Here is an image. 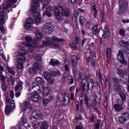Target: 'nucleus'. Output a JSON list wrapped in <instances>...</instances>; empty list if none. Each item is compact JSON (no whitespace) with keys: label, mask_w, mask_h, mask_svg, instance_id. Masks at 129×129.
Returning a JSON list of instances; mask_svg holds the SVG:
<instances>
[{"label":"nucleus","mask_w":129,"mask_h":129,"mask_svg":"<svg viewBox=\"0 0 129 129\" xmlns=\"http://www.w3.org/2000/svg\"><path fill=\"white\" fill-rule=\"evenodd\" d=\"M7 4H5L3 6V9L0 8V15H5V12H7L9 9H11L14 4H16L18 0H8Z\"/></svg>","instance_id":"obj_7"},{"label":"nucleus","mask_w":129,"mask_h":129,"mask_svg":"<svg viewBox=\"0 0 129 129\" xmlns=\"http://www.w3.org/2000/svg\"><path fill=\"white\" fill-rule=\"evenodd\" d=\"M63 103L64 104H67V103H69V95L64 92H63Z\"/></svg>","instance_id":"obj_29"},{"label":"nucleus","mask_w":129,"mask_h":129,"mask_svg":"<svg viewBox=\"0 0 129 129\" xmlns=\"http://www.w3.org/2000/svg\"><path fill=\"white\" fill-rule=\"evenodd\" d=\"M68 82L69 84H73L74 83V80L73 79V77L71 76H69L68 77Z\"/></svg>","instance_id":"obj_42"},{"label":"nucleus","mask_w":129,"mask_h":129,"mask_svg":"<svg viewBox=\"0 0 129 129\" xmlns=\"http://www.w3.org/2000/svg\"><path fill=\"white\" fill-rule=\"evenodd\" d=\"M5 23V14L0 15V25H4Z\"/></svg>","instance_id":"obj_43"},{"label":"nucleus","mask_w":129,"mask_h":129,"mask_svg":"<svg viewBox=\"0 0 129 129\" xmlns=\"http://www.w3.org/2000/svg\"><path fill=\"white\" fill-rule=\"evenodd\" d=\"M23 90V82L20 81L18 82L17 85L15 86V91H18V90Z\"/></svg>","instance_id":"obj_23"},{"label":"nucleus","mask_w":129,"mask_h":129,"mask_svg":"<svg viewBox=\"0 0 129 129\" xmlns=\"http://www.w3.org/2000/svg\"><path fill=\"white\" fill-rule=\"evenodd\" d=\"M119 33L121 36H125V31L123 29H120Z\"/></svg>","instance_id":"obj_58"},{"label":"nucleus","mask_w":129,"mask_h":129,"mask_svg":"<svg viewBox=\"0 0 129 129\" xmlns=\"http://www.w3.org/2000/svg\"><path fill=\"white\" fill-rule=\"evenodd\" d=\"M50 74L52 75V77H53V76H57V75L60 76V71L58 70L53 71L50 73Z\"/></svg>","instance_id":"obj_41"},{"label":"nucleus","mask_w":129,"mask_h":129,"mask_svg":"<svg viewBox=\"0 0 129 129\" xmlns=\"http://www.w3.org/2000/svg\"><path fill=\"white\" fill-rule=\"evenodd\" d=\"M101 99V94L100 93H96V97H95V101L96 103H100V100Z\"/></svg>","instance_id":"obj_28"},{"label":"nucleus","mask_w":129,"mask_h":129,"mask_svg":"<svg viewBox=\"0 0 129 129\" xmlns=\"http://www.w3.org/2000/svg\"><path fill=\"white\" fill-rule=\"evenodd\" d=\"M106 56L107 59H110L111 57V49L108 48L106 51Z\"/></svg>","instance_id":"obj_37"},{"label":"nucleus","mask_w":129,"mask_h":129,"mask_svg":"<svg viewBox=\"0 0 129 129\" xmlns=\"http://www.w3.org/2000/svg\"><path fill=\"white\" fill-rule=\"evenodd\" d=\"M24 28L27 30H29L32 28V25L30 23H28V22H27V23L24 25Z\"/></svg>","instance_id":"obj_52"},{"label":"nucleus","mask_w":129,"mask_h":129,"mask_svg":"<svg viewBox=\"0 0 129 129\" xmlns=\"http://www.w3.org/2000/svg\"><path fill=\"white\" fill-rule=\"evenodd\" d=\"M123 108V106H121V105L115 104L113 106V109L115 111H121V110Z\"/></svg>","instance_id":"obj_27"},{"label":"nucleus","mask_w":129,"mask_h":129,"mask_svg":"<svg viewBox=\"0 0 129 129\" xmlns=\"http://www.w3.org/2000/svg\"><path fill=\"white\" fill-rule=\"evenodd\" d=\"M42 92L43 95L45 96H51V95H50L51 94V89L50 88L44 87L42 89Z\"/></svg>","instance_id":"obj_21"},{"label":"nucleus","mask_w":129,"mask_h":129,"mask_svg":"<svg viewBox=\"0 0 129 129\" xmlns=\"http://www.w3.org/2000/svg\"><path fill=\"white\" fill-rule=\"evenodd\" d=\"M10 79L11 80L12 84L14 85L15 83V78H14V76H10Z\"/></svg>","instance_id":"obj_63"},{"label":"nucleus","mask_w":129,"mask_h":129,"mask_svg":"<svg viewBox=\"0 0 129 129\" xmlns=\"http://www.w3.org/2000/svg\"><path fill=\"white\" fill-rule=\"evenodd\" d=\"M49 83L50 84H52L53 82H54V78H53V77H51V78H49L47 80Z\"/></svg>","instance_id":"obj_61"},{"label":"nucleus","mask_w":129,"mask_h":129,"mask_svg":"<svg viewBox=\"0 0 129 129\" xmlns=\"http://www.w3.org/2000/svg\"><path fill=\"white\" fill-rule=\"evenodd\" d=\"M123 101H123V100H122V99H118L117 100V104H119V105H121V106H122V105H123Z\"/></svg>","instance_id":"obj_55"},{"label":"nucleus","mask_w":129,"mask_h":129,"mask_svg":"<svg viewBox=\"0 0 129 129\" xmlns=\"http://www.w3.org/2000/svg\"><path fill=\"white\" fill-rule=\"evenodd\" d=\"M121 50L126 54V55L129 54V43L128 41H124V40H121L119 42Z\"/></svg>","instance_id":"obj_10"},{"label":"nucleus","mask_w":129,"mask_h":129,"mask_svg":"<svg viewBox=\"0 0 129 129\" xmlns=\"http://www.w3.org/2000/svg\"><path fill=\"white\" fill-rule=\"evenodd\" d=\"M113 81L114 83L117 84L118 82H119V80H118V78L116 77H113Z\"/></svg>","instance_id":"obj_60"},{"label":"nucleus","mask_w":129,"mask_h":129,"mask_svg":"<svg viewBox=\"0 0 129 129\" xmlns=\"http://www.w3.org/2000/svg\"><path fill=\"white\" fill-rule=\"evenodd\" d=\"M87 81L85 82H81V87L83 91H86V92H88V90H87Z\"/></svg>","instance_id":"obj_26"},{"label":"nucleus","mask_w":129,"mask_h":129,"mask_svg":"<svg viewBox=\"0 0 129 129\" xmlns=\"http://www.w3.org/2000/svg\"><path fill=\"white\" fill-rule=\"evenodd\" d=\"M70 46L71 49H73V50H77V46H76V45H75V43L72 42L70 44Z\"/></svg>","instance_id":"obj_50"},{"label":"nucleus","mask_w":129,"mask_h":129,"mask_svg":"<svg viewBox=\"0 0 129 129\" xmlns=\"http://www.w3.org/2000/svg\"><path fill=\"white\" fill-rule=\"evenodd\" d=\"M7 71L8 72H9V73L12 74V75H15V74H16V72H15L14 70L11 69L10 67H7Z\"/></svg>","instance_id":"obj_48"},{"label":"nucleus","mask_w":129,"mask_h":129,"mask_svg":"<svg viewBox=\"0 0 129 129\" xmlns=\"http://www.w3.org/2000/svg\"><path fill=\"white\" fill-rule=\"evenodd\" d=\"M119 95L121 98L122 100L125 101L126 100V96L123 92H120Z\"/></svg>","instance_id":"obj_39"},{"label":"nucleus","mask_w":129,"mask_h":129,"mask_svg":"<svg viewBox=\"0 0 129 129\" xmlns=\"http://www.w3.org/2000/svg\"><path fill=\"white\" fill-rule=\"evenodd\" d=\"M31 89L36 93H41V88L40 86L37 84H32L31 85Z\"/></svg>","instance_id":"obj_18"},{"label":"nucleus","mask_w":129,"mask_h":129,"mask_svg":"<svg viewBox=\"0 0 129 129\" xmlns=\"http://www.w3.org/2000/svg\"><path fill=\"white\" fill-rule=\"evenodd\" d=\"M25 39L26 41L28 42V43L26 44V46L29 47L27 49V52H33L34 51V48L37 47V44H36L35 43L30 44V43L33 41V38H32V37H30L29 36H26Z\"/></svg>","instance_id":"obj_8"},{"label":"nucleus","mask_w":129,"mask_h":129,"mask_svg":"<svg viewBox=\"0 0 129 129\" xmlns=\"http://www.w3.org/2000/svg\"><path fill=\"white\" fill-rule=\"evenodd\" d=\"M56 104L57 106H60L61 105V100L60 97H58L56 99Z\"/></svg>","instance_id":"obj_53"},{"label":"nucleus","mask_w":129,"mask_h":129,"mask_svg":"<svg viewBox=\"0 0 129 129\" xmlns=\"http://www.w3.org/2000/svg\"><path fill=\"white\" fill-rule=\"evenodd\" d=\"M89 51V56L86 55L87 58H89V59H87L88 62L91 63L92 66L94 67L96 65L95 59L96 58V55H95V52L91 51L90 50H88Z\"/></svg>","instance_id":"obj_12"},{"label":"nucleus","mask_w":129,"mask_h":129,"mask_svg":"<svg viewBox=\"0 0 129 129\" xmlns=\"http://www.w3.org/2000/svg\"><path fill=\"white\" fill-rule=\"evenodd\" d=\"M84 101H85V103L86 106L88 108H90V106L89 105V97H88V96H87V95L85 96Z\"/></svg>","instance_id":"obj_34"},{"label":"nucleus","mask_w":129,"mask_h":129,"mask_svg":"<svg viewBox=\"0 0 129 129\" xmlns=\"http://www.w3.org/2000/svg\"><path fill=\"white\" fill-rule=\"evenodd\" d=\"M42 0H33V6L31 8V11L34 13L33 17L35 18V22L36 24H39L42 20L41 17H40V13L37 12L40 10V2Z\"/></svg>","instance_id":"obj_2"},{"label":"nucleus","mask_w":129,"mask_h":129,"mask_svg":"<svg viewBox=\"0 0 129 129\" xmlns=\"http://www.w3.org/2000/svg\"><path fill=\"white\" fill-rule=\"evenodd\" d=\"M19 48L21 50H20L19 53V57L17 59V67L19 70H22L24 67V62L26 61V57H25V55H26V49L24 47L22 48V46H20Z\"/></svg>","instance_id":"obj_4"},{"label":"nucleus","mask_w":129,"mask_h":129,"mask_svg":"<svg viewBox=\"0 0 129 129\" xmlns=\"http://www.w3.org/2000/svg\"><path fill=\"white\" fill-rule=\"evenodd\" d=\"M30 98L33 100V101H34L35 102H37V101H39L40 99H41V96H40L39 95L37 94H34V93H31L30 95Z\"/></svg>","instance_id":"obj_19"},{"label":"nucleus","mask_w":129,"mask_h":129,"mask_svg":"<svg viewBox=\"0 0 129 129\" xmlns=\"http://www.w3.org/2000/svg\"><path fill=\"white\" fill-rule=\"evenodd\" d=\"M35 36L36 38H38V39H42V38H43V34L40 31L36 32L35 33Z\"/></svg>","instance_id":"obj_44"},{"label":"nucleus","mask_w":129,"mask_h":129,"mask_svg":"<svg viewBox=\"0 0 129 129\" xmlns=\"http://www.w3.org/2000/svg\"><path fill=\"white\" fill-rule=\"evenodd\" d=\"M51 10H52V8L51 7H47V8L45 10V14L46 16L48 17V18H50V17H51V16H52V14H51Z\"/></svg>","instance_id":"obj_30"},{"label":"nucleus","mask_w":129,"mask_h":129,"mask_svg":"<svg viewBox=\"0 0 129 129\" xmlns=\"http://www.w3.org/2000/svg\"><path fill=\"white\" fill-rule=\"evenodd\" d=\"M121 50L126 54V55L129 54V43L128 41H124V40H121L119 42Z\"/></svg>","instance_id":"obj_11"},{"label":"nucleus","mask_w":129,"mask_h":129,"mask_svg":"<svg viewBox=\"0 0 129 129\" xmlns=\"http://www.w3.org/2000/svg\"><path fill=\"white\" fill-rule=\"evenodd\" d=\"M36 81L38 84H41V85H44L45 84V81L43 78L40 77H37Z\"/></svg>","instance_id":"obj_31"},{"label":"nucleus","mask_w":129,"mask_h":129,"mask_svg":"<svg viewBox=\"0 0 129 129\" xmlns=\"http://www.w3.org/2000/svg\"><path fill=\"white\" fill-rule=\"evenodd\" d=\"M121 86L115 84L114 85L113 88L115 91H118V92H119V91L121 90Z\"/></svg>","instance_id":"obj_36"},{"label":"nucleus","mask_w":129,"mask_h":129,"mask_svg":"<svg viewBox=\"0 0 129 129\" xmlns=\"http://www.w3.org/2000/svg\"><path fill=\"white\" fill-rule=\"evenodd\" d=\"M66 63H67V64H65V70L66 71H69V66L70 65V62H69V61H66Z\"/></svg>","instance_id":"obj_47"},{"label":"nucleus","mask_w":129,"mask_h":129,"mask_svg":"<svg viewBox=\"0 0 129 129\" xmlns=\"http://www.w3.org/2000/svg\"><path fill=\"white\" fill-rule=\"evenodd\" d=\"M32 126L34 129H39V127H40V123H33Z\"/></svg>","instance_id":"obj_49"},{"label":"nucleus","mask_w":129,"mask_h":129,"mask_svg":"<svg viewBox=\"0 0 129 129\" xmlns=\"http://www.w3.org/2000/svg\"><path fill=\"white\" fill-rule=\"evenodd\" d=\"M98 35L99 38H103V36H104V30L102 29H99L98 32Z\"/></svg>","instance_id":"obj_38"},{"label":"nucleus","mask_w":129,"mask_h":129,"mask_svg":"<svg viewBox=\"0 0 129 129\" xmlns=\"http://www.w3.org/2000/svg\"><path fill=\"white\" fill-rule=\"evenodd\" d=\"M129 119V113L127 112L123 113L121 115L119 116L118 120L120 123L123 124Z\"/></svg>","instance_id":"obj_13"},{"label":"nucleus","mask_w":129,"mask_h":129,"mask_svg":"<svg viewBox=\"0 0 129 129\" xmlns=\"http://www.w3.org/2000/svg\"><path fill=\"white\" fill-rule=\"evenodd\" d=\"M76 129H84V127H83V126H82V125H77L75 127Z\"/></svg>","instance_id":"obj_64"},{"label":"nucleus","mask_w":129,"mask_h":129,"mask_svg":"<svg viewBox=\"0 0 129 129\" xmlns=\"http://www.w3.org/2000/svg\"><path fill=\"white\" fill-rule=\"evenodd\" d=\"M92 31L94 35H96V32L97 31V25H95L92 27Z\"/></svg>","instance_id":"obj_51"},{"label":"nucleus","mask_w":129,"mask_h":129,"mask_svg":"<svg viewBox=\"0 0 129 129\" xmlns=\"http://www.w3.org/2000/svg\"><path fill=\"white\" fill-rule=\"evenodd\" d=\"M5 111L7 113H9L10 111H11V108L10 106L7 105L6 107Z\"/></svg>","instance_id":"obj_59"},{"label":"nucleus","mask_w":129,"mask_h":129,"mask_svg":"<svg viewBox=\"0 0 129 129\" xmlns=\"http://www.w3.org/2000/svg\"><path fill=\"white\" fill-rule=\"evenodd\" d=\"M43 30L44 33L50 34V33L52 32V30H53V26H52V24L50 22L45 23L43 27Z\"/></svg>","instance_id":"obj_14"},{"label":"nucleus","mask_w":129,"mask_h":129,"mask_svg":"<svg viewBox=\"0 0 129 129\" xmlns=\"http://www.w3.org/2000/svg\"><path fill=\"white\" fill-rule=\"evenodd\" d=\"M49 65H51L52 66H60L61 62L57 59H52L49 62Z\"/></svg>","instance_id":"obj_22"},{"label":"nucleus","mask_w":129,"mask_h":129,"mask_svg":"<svg viewBox=\"0 0 129 129\" xmlns=\"http://www.w3.org/2000/svg\"><path fill=\"white\" fill-rule=\"evenodd\" d=\"M75 41L76 44H77V45H78L79 44V37L76 36L75 37Z\"/></svg>","instance_id":"obj_62"},{"label":"nucleus","mask_w":129,"mask_h":129,"mask_svg":"<svg viewBox=\"0 0 129 129\" xmlns=\"http://www.w3.org/2000/svg\"><path fill=\"white\" fill-rule=\"evenodd\" d=\"M89 120H91V123H92L95 120V116L94 114H92L91 117L89 118Z\"/></svg>","instance_id":"obj_57"},{"label":"nucleus","mask_w":129,"mask_h":129,"mask_svg":"<svg viewBox=\"0 0 129 129\" xmlns=\"http://www.w3.org/2000/svg\"><path fill=\"white\" fill-rule=\"evenodd\" d=\"M93 87H94V82L92 79H90L89 81L87 82V87L86 88L88 90V92L90 91H92L93 90Z\"/></svg>","instance_id":"obj_16"},{"label":"nucleus","mask_w":129,"mask_h":129,"mask_svg":"<svg viewBox=\"0 0 129 129\" xmlns=\"http://www.w3.org/2000/svg\"><path fill=\"white\" fill-rule=\"evenodd\" d=\"M54 15L58 20H62L63 16L69 17L70 16V12L69 9H63V7L58 6L55 8Z\"/></svg>","instance_id":"obj_3"},{"label":"nucleus","mask_w":129,"mask_h":129,"mask_svg":"<svg viewBox=\"0 0 129 129\" xmlns=\"http://www.w3.org/2000/svg\"><path fill=\"white\" fill-rule=\"evenodd\" d=\"M42 70V67L39 65V63L36 62L33 63V67L29 69L28 72L29 74H37L38 71Z\"/></svg>","instance_id":"obj_9"},{"label":"nucleus","mask_w":129,"mask_h":129,"mask_svg":"<svg viewBox=\"0 0 129 129\" xmlns=\"http://www.w3.org/2000/svg\"><path fill=\"white\" fill-rule=\"evenodd\" d=\"M63 41L64 39L59 38L54 35L51 37H46V41H43V44L47 47L52 46L53 48H60V45L58 43H55V42L60 43V42H63Z\"/></svg>","instance_id":"obj_1"},{"label":"nucleus","mask_w":129,"mask_h":129,"mask_svg":"<svg viewBox=\"0 0 129 129\" xmlns=\"http://www.w3.org/2000/svg\"><path fill=\"white\" fill-rule=\"evenodd\" d=\"M104 36L105 37H110V32H109V29H108V27H107V26H105V27H104Z\"/></svg>","instance_id":"obj_33"},{"label":"nucleus","mask_w":129,"mask_h":129,"mask_svg":"<svg viewBox=\"0 0 129 129\" xmlns=\"http://www.w3.org/2000/svg\"><path fill=\"white\" fill-rule=\"evenodd\" d=\"M79 16V13L78 12V11H75L74 15L72 16V19H75V20H76Z\"/></svg>","instance_id":"obj_46"},{"label":"nucleus","mask_w":129,"mask_h":129,"mask_svg":"<svg viewBox=\"0 0 129 129\" xmlns=\"http://www.w3.org/2000/svg\"><path fill=\"white\" fill-rule=\"evenodd\" d=\"M32 117L35 119H42L43 118V115L39 113V112H37V110H34L32 112Z\"/></svg>","instance_id":"obj_15"},{"label":"nucleus","mask_w":129,"mask_h":129,"mask_svg":"<svg viewBox=\"0 0 129 129\" xmlns=\"http://www.w3.org/2000/svg\"><path fill=\"white\" fill-rule=\"evenodd\" d=\"M78 120H82V117L79 115L74 119V121H78Z\"/></svg>","instance_id":"obj_56"},{"label":"nucleus","mask_w":129,"mask_h":129,"mask_svg":"<svg viewBox=\"0 0 129 129\" xmlns=\"http://www.w3.org/2000/svg\"><path fill=\"white\" fill-rule=\"evenodd\" d=\"M117 58L119 61H122L124 58L123 56V52L121 50H119L118 53L117 55Z\"/></svg>","instance_id":"obj_25"},{"label":"nucleus","mask_w":129,"mask_h":129,"mask_svg":"<svg viewBox=\"0 0 129 129\" xmlns=\"http://www.w3.org/2000/svg\"><path fill=\"white\" fill-rule=\"evenodd\" d=\"M26 22L30 24H33V23H34V19L29 18L26 20Z\"/></svg>","instance_id":"obj_54"},{"label":"nucleus","mask_w":129,"mask_h":129,"mask_svg":"<svg viewBox=\"0 0 129 129\" xmlns=\"http://www.w3.org/2000/svg\"><path fill=\"white\" fill-rule=\"evenodd\" d=\"M28 107H29V105L28 104V102L27 101L24 102L23 103V104L21 105V108L24 111H26V110L28 109Z\"/></svg>","instance_id":"obj_32"},{"label":"nucleus","mask_w":129,"mask_h":129,"mask_svg":"<svg viewBox=\"0 0 129 129\" xmlns=\"http://www.w3.org/2000/svg\"><path fill=\"white\" fill-rule=\"evenodd\" d=\"M91 12H93L94 14L93 16L94 18H96V16H97V10H96V6L94 5L91 9Z\"/></svg>","instance_id":"obj_35"},{"label":"nucleus","mask_w":129,"mask_h":129,"mask_svg":"<svg viewBox=\"0 0 129 129\" xmlns=\"http://www.w3.org/2000/svg\"><path fill=\"white\" fill-rule=\"evenodd\" d=\"M53 99H54V97L52 96H50L48 98L45 97L43 99L42 103L43 105L47 106V104H48L49 102H50V101H52Z\"/></svg>","instance_id":"obj_20"},{"label":"nucleus","mask_w":129,"mask_h":129,"mask_svg":"<svg viewBox=\"0 0 129 129\" xmlns=\"http://www.w3.org/2000/svg\"><path fill=\"white\" fill-rule=\"evenodd\" d=\"M49 127V123L48 121H43L40 124V129H48Z\"/></svg>","instance_id":"obj_24"},{"label":"nucleus","mask_w":129,"mask_h":129,"mask_svg":"<svg viewBox=\"0 0 129 129\" xmlns=\"http://www.w3.org/2000/svg\"><path fill=\"white\" fill-rule=\"evenodd\" d=\"M79 60H80V57H77L76 55H73L72 56V65L73 66V67L74 68L73 70L74 69L75 70V69H76L75 68V67H76V66H77V62H78V61H79Z\"/></svg>","instance_id":"obj_17"},{"label":"nucleus","mask_w":129,"mask_h":129,"mask_svg":"<svg viewBox=\"0 0 129 129\" xmlns=\"http://www.w3.org/2000/svg\"><path fill=\"white\" fill-rule=\"evenodd\" d=\"M119 10L117 12L118 15H122L127 10V2L126 0H118Z\"/></svg>","instance_id":"obj_6"},{"label":"nucleus","mask_w":129,"mask_h":129,"mask_svg":"<svg viewBox=\"0 0 129 129\" xmlns=\"http://www.w3.org/2000/svg\"><path fill=\"white\" fill-rule=\"evenodd\" d=\"M90 42V39L89 38H84L82 42V45L83 46L84 44H89V42Z\"/></svg>","instance_id":"obj_45"},{"label":"nucleus","mask_w":129,"mask_h":129,"mask_svg":"<svg viewBox=\"0 0 129 129\" xmlns=\"http://www.w3.org/2000/svg\"><path fill=\"white\" fill-rule=\"evenodd\" d=\"M79 23L80 26H83L84 25V23H85V18H84V16L80 17Z\"/></svg>","instance_id":"obj_40"},{"label":"nucleus","mask_w":129,"mask_h":129,"mask_svg":"<svg viewBox=\"0 0 129 129\" xmlns=\"http://www.w3.org/2000/svg\"><path fill=\"white\" fill-rule=\"evenodd\" d=\"M73 72L75 75H77V74H79V77L80 79H81V82H85V81H88V80L90 77H91V75L89 74L88 76H86L85 74H84V72L83 71V70H80L79 72H77V70L76 69H73Z\"/></svg>","instance_id":"obj_5"}]
</instances>
